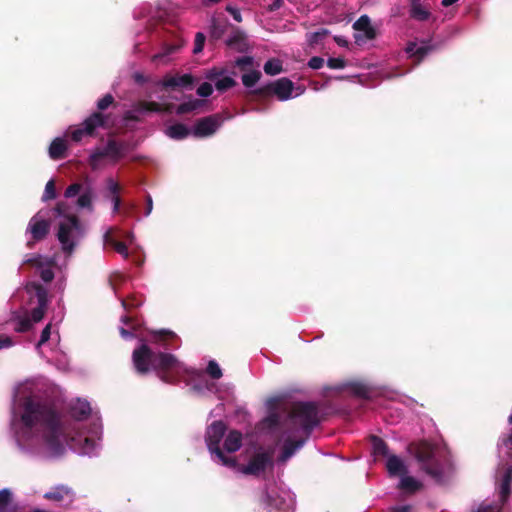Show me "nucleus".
<instances>
[{
    "instance_id": "1",
    "label": "nucleus",
    "mask_w": 512,
    "mask_h": 512,
    "mask_svg": "<svg viewBox=\"0 0 512 512\" xmlns=\"http://www.w3.org/2000/svg\"><path fill=\"white\" fill-rule=\"evenodd\" d=\"M69 415L71 419L63 418L47 401L41 379H26L14 386L10 429L23 453L54 459L69 448L79 455L97 456L101 449L100 417L81 398L69 403Z\"/></svg>"
},
{
    "instance_id": "2",
    "label": "nucleus",
    "mask_w": 512,
    "mask_h": 512,
    "mask_svg": "<svg viewBox=\"0 0 512 512\" xmlns=\"http://www.w3.org/2000/svg\"><path fill=\"white\" fill-rule=\"evenodd\" d=\"M283 396H272L265 401L267 415L260 424L261 431L278 434L277 442L281 452L277 462L284 464L307 442L312 431L321 423L322 415L316 402L295 403L286 417L279 414Z\"/></svg>"
},
{
    "instance_id": "3",
    "label": "nucleus",
    "mask_w": 512,
    "mask_h": 512,
    "mask_svg": "<svg viewBox=\"0 0 512 512\" xmlns=\"http://www.w3.org/2000/svg\"><path fill=\"white\" fill-rule=\"evenodd\" d=\"M120 335L125 340L139 338V346L132 353L133 366L140 375L154 371L166 383H176L186 379L192 371L171 353L162 352L160 348H173L177 345V336L170 330H160L151 334L149 342L140 338L136 328L120 327Z\"/></svg>"
},
{
    "instance_id": "4",
    "label": "nucleus",
    "mask_w": 512,
    "mask_h": 512,
    "mask_svg": "<svg viewBox=\"0 0 512 512\" xmlns=\"http://www.w3.org/2000/svg\"><path fill=\"white\" fill-rule=\"evenodd\" d=\"M415 458L420 469L436 483H444L452 471L447 451L428 442H421L415 448Z\"/></svg>"
},
{
    "instance_id": "5",
    "label": "nucleus",
    "mask_w": 512,
    "mask_h": 512,
    "mask_svg": "<svg viewBox=\"0 0 512 512\" xmlns=\"http://www.w3.org/2000/svg\"><path fill=\"white\" fill-rule=\"evenodd\" d=\"M55 213L57 218L56 238L65 258L69 259L85 238L87 229L76 215L63 212L61 204L57 205Z\"/></svg>"
},
{
    "instance_id": "6",
    "label": "nucleus",
    "mask_w": 512,
    "mask_h": 512,
    "mask_svg": "<svg viewBox=\"0 0 512 512\" xmlns=\"http://www.w3.org/2000/svg\"><path fill=\"white\" fill-rule=\"evenodd\" d=\"M26 293L30 299L33 297L37 300V306L31 311L27 310L15 311L12 314L11 320L16 323L15 330L18 332L28 331L33 323L40 322L45 314L48 305V292L38 283H30L25 287Z\"/></svg>"
},
{
    "instance_id": "7",
    "label": "nucleus",
    "mask_w": 512,
    "mask_h": 512,
    "mask_svg": "<svg viewBox=\"0 0 512 512\" xmlns=\"http://www.w3.org/2000/svg\"><path fill=\"white\" fill-rule=\"evenodd\" d=\"M226 433V425L222 421H214L206 430L205 442L211 454L212 460L226 467H236V459L231 456H226L221 449V441Z\"/></svg>"
},
{
    "instance_id": "8",
    "label": "nucleus",
    "mask_w": 512,
    "mask_h": 512,
    "mask_svg": "<svg viewBox=\"0 0 512 512\" xmlns=\"http://www.w3.org/2000/svg\"><path fill=\"white\" fill-rule=\"evenodd\" d=\"M262 502L268 512H294L295 495L283 484L267 487Z\"/></svg>"
},
{
    "instance_id": "9",
    "label": "nucleus",
    "mask_w": 512,
    "mask_h": 512,
    "mask_svg": "<svg viewBox=\"0 0 512 512\" xmlns=\"http://www.w3.org/2000/svg\"><path fill=\"white\" fill-rule=\"evenodd\" d=\"M53 217L56 218L55 208L42 209L30 219L26 228V235L29 237L27 246L29 248L32 247L33 242L41 241L47 237Z\"/></svg>"
},
{
    "instance_id": "10",
    "label": "nucleus",
    "mask_w": 512,
    "mask_h": 512,
    "mask_svg": "<svg viewBox=\"0 0 512 512\" xmlns=\"http://www.w3.org/2000/svg\"><path fill=\"white\" fill-rule=\"evenodd\" d=\"M125 153V144L115 140H108L106 145L97 146L90 151L88 163L93 170H98L102 167L104 159H110L115 163L121 159Z\"/></svg>"
},
{
    "instance_id": "11",
    "label": "nucleus",
    "mask_w": 512,
    "mask_h": 512,
    "mask_svg": "<svg viewBox=\"0 0 512 512\" xmlns=\"http://www.w3.org/2000/svg\"><path fill=\"white\" fill-rule=\"evenodd\" d=\"M108 117L100 112H94L76 128L69 127L68 133L72 141L78 143L85 137H93L99 128L108 127Z\"/></svg>"
},
{
    "instance_id": "12",
    "label": "nucleus",
    "mask_w": 512,
    "mask_h": 512,
    "mask_svg": "<svg viewBox=\"0 0 512 512\" xmlns=\"http://www.w3.org/2000/svg\"><path fill=\"white\" fill-rule=\"evenodd\" d=\"M272 467V454L268 451L259 450L250 458L247 464L238 465L236 463V467L231 468L244 475L260 476Z\"/></svg>"
},
{
    "instance_id": "13",
    "label": "nucleus",
    "mask_w": 512,
    "mask_h": 512,
    "mask_svg": "<svg viewBox=\"0 0 512 512\" xmlns=\"http://www.w3.org/2000/svg\"><path fill=\"white\" fill-rule=\"evenodd\" d=\"M165 109L163 105L153 101H139L132 105L124 114L123 120L128 125L131 121H139L145 115L161 113Z\"/></svg>"
},
{
    "instance_id": "14",
    "label": "nucleus",
    "mask_w": 512,
    "mask_h": 512,
    "mask_svg": "<svg viewBox=\"0 0 512 512\" xmlns=\"http://www.w3.org/2000/svg\"><path fill=\"white\" fill-rule=\"evenodd\" d=\"M23 264H31L39 273L41 279L48 283L54 278L53 266L54 260L39 254H27L23 259Z\"/></svg>"
},
{
    "instance_id": "15",
    "label": "nucleus",
    "mask_w": 512,
    "mask_h": 512,
    "mask_svg": "<svg viewBox=\"0 0 512 512\" xmlns=\"http://www.w3.org/2000/svg\"><path fill=\"white\" fill-rule=\"evenodd\" d=\"M43 497L59 506H68L74 501L75 494L66 485H56L44 493Z\"/></svg>"
},
{
    "instance_id": "16",
    "label": "nucleus",
    "mask_w": 512,
    "mask_h": 512,
    "mask_svg": "<svg viewBox=\"0 0 512 512\" xmlns=\"http://www.w3.org/2000/svg\"><path fill=\"white\" fill-rule=\"evenodd\" d=\"M271 89L273 93L277 96V98L281 101H286L291 98L297 97L304 92L303 89L299 88L298 92L296 94H293L294 84L288 78L278 79L272 84Z\"/></svg>"
},
{
    "instance_id": "17",
    "label": "nucleus",
    "mask_w": 512,
    "mask_h": 512,
    "mask_svg": "<svg viewBox=\"0 0 512 512\" xmlns=\"http://www.w3.org/2000/svg\"><path fill=\"white\" fill-rule=\"evenodd\" d=\"M220 127V122L214 116L198 120L192 128L195 137H208L213 135Z\"/></svg>"
},
{
    "instance_id": "18",
    "label": "nucleus",
    "mask_w": 512,
    "mask_h": 512,
    "mask_svg": "<svg viewBox=\"0 0 512 512\" xmlns=\"http://www.w3.org/2000/svg\"><path fill=\"white\" fill-rule=\"evenodd\" d=\"M118 231L119 229L117 227H106L102 235L103 244L104 246H109L113 248L124 259H128L129 251L126 244L121 241H118L114 237V234Z\"/></svg>"
},
{
    "instance_id": "19",
    "label": "nucleus",
    "mask_w": 512,
    "mask_h": 512,
    "mask_svg": "<svg viewBox=\"0 0 512 512\" xmlns=\"http://www.w3.org/2000/svg\"><path fill=\"white\" fill-rule=\"evenodd\" d=\"M499 479V497L504 504L510 493V484L512 481V466L505 464L503 467H499L496 474Z\"/></svg>"
},
{
    "instance_id": "20",
    "label": "nucleus",
    "mask_w": 512,
    "mask_h": 512,
    "mask_svg": "<svg viewBox=\"0 0 512 512\" xmlns=\"http://www.w3.org/2000/svg\"><path fill=\"white\" fill-rule=\"evenodd\" d=\"M194 83V78L191 74L186 73L182 75H171L167 74L163 77V79L159 82L164 88H191Z\"/></svg>"
},
{
    "instance_id": "21",
    "label": "nucleus",
    "mask_w": 512,
    "mask_h": 512,
    "mask_svg": "<svg viewBox=\"0 0 512 512\" xmlns=\"http://www.w3.org/2000/svg\"><path fill=\"white\" fill-rule=\"evenodd\" d=\"M432 46L429 41H412L406 46V53L409 58L415 59L419 63L430 51Z\"/></svg>"
},
{
    "instance_id": "22",
    "label": "nucleus",
    "mask_w": 512,
    "mask_h": 512,
    "mask_svg": "<svg viewBox=\"0 0 512 512\" xmlns=\"http://www.w3.org/2000/svg\"><path fill=\"white\" fill-rule=\"evenodd\" d=\"M106 183V190H107V197H109L111 204H112V214H117L120 210L121 206V199L119 196L120 192V185L115 181L113 178L108 177L105 180Z\"/></svg>"
},
{
    "instance_id": "23",
    "label": "nucleus",
    "mask_w": 512,
    "mask_h": 512,
    "mask_svg": "<svg viewBox=\"0 0 512 512\" xmlns=\"http://www.w3.org/2000/svg\"><path fill=\"white\" fill-rule=\"evenodd\" d=\"M386 468L391 477L399 476L408 473L405 462L398 456L390 454L386 460Z\"/></svg>"
},
{
    "instance_id": "24",
    "label": "nucleus",
    "mask_w": 512,
    "mask_h": 512,
    "mask_svg": "<svg viewBox=\"0 0 512 512\" xmlns=\"http://www.w3.org/2000/svg\"><path fill=\"white\" fill-rule=\"evenodd\" d=\"M242 446V434L239 431H230L223 441V452L234 453Z\"/></svg>"
},
{
    "instance_id": "25",
    "label": "nucleus",
    "mask_w": 512,
    "mask_h": 512,
    "mask_svg": "<svg viewBox=\"0 0 512 512\" xmlns=\"http://www.w3.org/2000/svg\"><path fill=\"white\" fill-rule=\"evenodd\" d=\"M67 144L63 137H56L50 144L48 149L49 157L52 160H60L65 158Z\"/></svg>"
},
{
    "instance_id": "26",
    "label": "nucleus",
    "mask_w": 512,
    "mask_h": 512,
    "mask_svg": "<svg viewBox=\"0 0 512 512\" xmlns=\"http://www.w3.org/2000/svg\"><path fill=\"white\" fill-rule=\"evenodd\" d=\"M94 196V189L90 185L85 186L77 199V207L92 212Z\"/></svg>"
},
{
    "instance_id": "27",
    "label": "nucleus",
    "mask_w": 512,
    "mask_h": 512,
    "mask_svg": "<svg viewBox=\"0 0 512 512\" xmlns=\"http://www.w3.org/2000/svg\"><path fill=\"white\" fill-rule=\"evenodd\" d=\"M353 28L356 31L364 33L366 39H373L375 37V30L371 26L370 18L367 15L360 16L354 23Z\"/></svg>"
},
{
    "instance_id": "28",
    "label": "nucleus",
    "mask_w": 512,
    "mask_h": 512,
    "mask_svg": "<svg viewBox=\"0 0 512 512\" xmlns=\"http://www.w3.org/2000/svg\"><path fill=\"white\" fill-rule=\"evenodd\" d=\"M422 482L415 477L403 474L400 477L398 488L409 493H414L422 488Z\"/></svg>"
},
{
    "instance_id": "29",
    "label": "nucleus",
    "mask_w": 512,
    "mask_h": 512,
    "mask_svg": "<svg viewBox=\"0 0 512 512\" xmlns=\"http://www.w3.org/2000/svg\"><path fill=\"white\" fill-rule=\"evenodd\" d=\"M346 390L359 398H369L371 395V387L363 382H350L345 385Z\"/></svg>"
},
{
    "instance_id": "30",
    "label": "nucleus",
    "mask_w": 512,
    "mask_h": 512,
    "mask_svg": "<svg viewBox=\"0 0 512 512\" xmlns=\"http://www.w3.org/2000/svg\"><path fill=\"white\" fill-rule=\"evenodd\" d=\"M17 506L13 501V494L10 489L0 490V512H16Z\"/></svg>"
},
{
    "instance_id": "31",
    "label": "nucleus",
    "mask_w": 512,
    "mask_h": 512,
    "mask_svg": "<svg viewBox=\"0 0 512 512\" xmlns=\"http://www.w3.org/2000/svg\"><path fill=\"white\" fill-rule=\"evenodd\" d=\"M192 131L190 129L181 123L170 125L166 128L165 134L175 140H181L186 138Z\"/></svg>"
},
{
    "instance_id": "32",
    "label": "nucleus",
    "mask_w": 512,
    "mask_h": 512,
    "mask_svg": "<svg viewBox=\"0 0 512 512\" xmlns=\"http://www.w3.org/2000/svg\"><path fill=\"white\" fill-rule=\"evenodd\" d=\"M508 421L512 424V413L508 417ZM498 452L500 456L512 458V428L508 435L502 436L498 443Z\"/></svg>"
},
{
    "instance_id": "33",
    "label": "nucleus",
    "mask_w": 512,
    "mask_h": 512,
    "mask_svg": "<svg viewBox=\"0 0 512 512\" xmlns=\"http://www.w3.org/2000/svg\"><path fill=\"white\" fill-rule=\"evenodd\" d=\"M410 16L418 21H425L429 18L430 12L420 0H411Z\"/></svg>"
},
{
    "instance_id": "34",
    "label": "nucleus",
    "mask_w": 512,
    "mask_h": 512,
    "mask_svg": "<svg viewBox=\"0 0 512 512\" xmlns=\"http://www.w3.org/2000/svg\"><path fill=\"white\" fill-rule=\"evenodd\" d=\"M176 45H165L159 53L152 57V61L156 64H166L170 60V55L177 51Z\"/></svg>"
},
{
    "instance_id": "35",
    "label": "nucleus",
    "mask_w": 512,
    "mask_h": 512,
    "mask_svg": "<svg viewBox=\"0 0 512 512\" xmlns=\"http://www.w3.org/2000/svg\"><path fill=\"white\" fill-rule=\"evenodd\" d=\"M202 106V101L195 99V98H189L187 101L181 103L177 109L176 113L178 115H182L188 112L195 111L199 109Z\"/></svg>"
},
{
    "instance_id": "36",
    "label": "nucleus",
    "mask_w": 512,
    "mask_h": 512,
    "mask_svg": "<svg viewBox=\"0 0 512 512\" xmlns=\"http://www.w3.org/2000/svg\"><path fill=\"white\" fill-rule=\"evenodd\" d=\"M371 442H372V448H373V453L374 455L376 456H385V457H388L390 454H389V451H388V447H387V444L384 442V440H382L381 438L377 437V436H373L371 438Z\"/></svg>"
},
{
    "instance_id": "37",
    "label": "nucleus",
    "mask_w": 512,
    "mask_h": 512,
    "mask_svg": "<svg viewBox=\"0 0 512 512\" xmlns=\"http://www.w3.org/2000/svg\"><path fill=\"white\" fill-rule=\"evenodd\" d=\"M261 78V72L257 69L244 73L241 77L242 83L246 88H252Z\"/></svg>"
},
{
    "instance_id": "38",
    "label": "nucleus",
    "mask_w": 512,
    "mask_h": 512,
    "mask_svg": "<svg viewBox=\"0 0 512 512\" xmlns=\"http://www.w3.org/2000/svg\"><path fill=\"white\" fill-rule=\"evenodd\" d=\"M263 69L267 75L275 76L282 72V62L276 58L269 59L264 64Z\"/></svg>"
},
{
    "instance_id": "39",
    "label": "nucleus",
    "mask_w": 512,
    "mask_h": 512,
    "mask_svg": "<svg viewBox=\"0 0 512 512\" xmlns=\"http://www.w3.org/2000/svg\"><path fill=\"white\" fill-rule=\"evenodd\" d=\"M214 84L216 90L222 93L234 87L236 85V81L231 76L223 75L218 78Z\"/></svg>"
},
{
    "instance_id": "40",
    "label": "nucleus",
    "mask_w": 512,
    "mask_h": 512,
    "mask_svg": "<svg viewBox=\"0 0 512 512\" xmlns=\"http://www.w3.org/2000/svg\"><path fill=\"white\" fill-rule=\"evenodd\" d=\"M193 389L200 394H204L206 392L214 393L216 392V385L206 379H199L194 383Z\"/></svg>"
},
{
    "instance_id": "41",
    "label": "nucleus",
    "mask_w": 512,
    "mask_h": 512,
    "mask_svg": "<svg viewBox=\"0 0 512 512\" xmlns=\"http://www.w3.org/2000/svg\"><path fill=\"white\" fill-rule=\"evenodd\" d=\"M206 371L213 379H219L222 377V370L215 360H210L208 362Z\"/></svg>"
},
{
    "instance_id": "42",
    "label": "nucleus",
    "mask_w": 512,
    "mask_h": 512,
    "mask_svg": "<svg viewBox=\"0 0 512 512\" xmlns=\"http://www.w3.org/2000/svg\"><path fill=\"white\" fill-rule=\"evenodd\" d=\"M56 198L55 183L53 179H50L46 185L42 196L43 201L53 200Z\"/></svg>"
},
{
    "instance_id": "43",
    "label": "nucleus",
    "mask_w": 512,
    "mask_h": 512,
    "mask_svg": "<svg viewBox=\"0 0 512 512\" xmlns=\"http://www.w3.org/2000/svg\"><path fill=\"white\" fill-rule=\"evenodd\" d=\"M226 74V70L222 68L213 67L204 72V77L209 81H216L218 78Z\"/></svg>"
},
{
    "instance_id": "44",
    "label": "nucleus",
    "mask_w": 512,
    "mask_h": 512,
    "mask_svg": "<svg viewBox=\"0 0 512 512\" xmlns=\"http://www.w3.org/2000/svg\"><path fill=\"white\" fill-rule=\"evenodd\" d=\"M84 188L85 187H83L80 183H73L66 188V190L64 192V196L66 198H73V197L79 195L83 191Z\"/></svg>"
},
{
    "instance_id": "45",
    "label": "nucleus",
    "mask_w": 512,
    "mask_h": 512,
    "mask_svg": "<svg viewBox=\"0 0 512 512\" xmlns=\"http://www.w3.org/2000/svg\"><path fill=\"white\" fill-rule=\"evenodd\" d=\"M235 65L242 70H245L254 65V58L252 56H242L235 60Z\"/></svg>"
},
{
    "instance_id": "46",
    "label": "nucleus",
    "mask_w": 512,
    "mask_h": 512,
    "mask_svg": "<svg viewBox=\"0 0 512 512\" xmlns=\"http://www.w3.org/2000/svg\"><path fill=\"white\" fill-rule=\"evenodd\" d=\"M213 93V87L210 83L204 82L197 88V95L203 98L209 97Z\"/></svg>"
},
{
    "instance_id": "47",
    "label": "nucleus",
    "mask_w": 512,
    "mask_h": 512,
    "mask_svg": "<svg viewBox=\"0 0 512 512\" xmlns=\"http://www.w3.org/2000/svg\"><path fill=\"white\" fill-rule=\"evenodd\" d=\"M327 66L331 69H343L346 66V62L343 58H329L327 60Z\"/></svg>"
},
{
    "instance_id": "48",
    "label": "nucleus",
    "mask_w": 512,
    "mask_h": 512,
    "mask_svg": "<svg viewBox=\"0 0 512 512\" xmlns=\"http://www.w3.org/2000/svg\"><path fill=\"white\" fill-rule=\"evenodd\" d=\"M50 335H51V324H47L45 326V328L42 330L40 340L37 343V346H36L37 350H40L41 346L49 340Z\"/></svg>"
},
{
    "instance_id": "49",
    "label": "nucleus",
    "mask_w": 512,
    "mask_h": 512,
    "mask_svg": "<svg viewBox=\"0 0 512 512\" xmlns=\"http://www.w3.org/2000/svg\"><path fill=\"white\" fill-rule=\"evenodd\" d=\"M204 42H205V35L201 32H198L195 36V44H194V49H193V52L195 54H198L203 50Z\"/></svg>"
},
{
    "instance_id": "50",
    "label": "nucleus",
    "mask_w": 512,
    "mask_h": 512,
    "mask_svg": "<svg viewBox=\"0 0 512 512\" xmlns=\"http://www.w3.org/2000/svg\"><path fill=\"white\" fill-rule=\"evenodd\" d=\"M113 96L111 94H106L104 97L97 101V108L99 110L107 109L113 103Z\"/></svg>"
},
{
    "instance_id": "51",
    "label": "nucleus",
    "mask_w": 512,
    "mask_h": 512,
    "mask_svg": "<svg viewBox=\"0 0 512 512\" xmlns=\"http://www.w3.org/2000/svg\"><path fill=\"white\" fill-rule=\"evenodd\" d=\"M324 65V59L319 56H314L308 61V66L313 70H318Z\"/></svg>"
},
{
    "instance_id": "52",
    "label": "nucleus",
    "mask_w": 512,
    "mask_h": 512,
    "mask_svg": "<svg viewBox=\"0 0 512 512\" xmlns=\"http://www.w3.org/2000/svg\"><path fill=\"white\" fill-rule=\"evenodd\" d=\"M226 11L233 17V19L236 22H241L242 21L241 12H240V10L237 7L232 6V5H227L226 6Z\"/></svg>"
},
{
    "instance_id": "53",
    "label": "nucleus",
    "mask_w": 512,
    "mask_h": 512,
    "mask_svg": "<svg viewBox=\"0 0 512 512\" xmlns=\"http://www.w3.org/2000/svg\"><path fill=\"white\" fill-rule=\"evenodd\" d=\"M326 34H327V30H325V29H322L320 31H316V32L310 33L308 35V41L311 44L317 43Z\"/></svg>"
},
{
    "instance_id": "54",
    "label": "nucleus",
    "mask_w": 512,
    "mask_h": 512,
    "mask_svg": "<svg viewBox=\"0 0 512 512\" xmlns=\"http://www.w3.org/2000/svg\"><path fill=\"white\" fill-rule=\"evenodd\" d=\"M474 512H500L497 505L482 503Z\"/></svg>"
},
{
    "instance_id": "55",
    "label": "nucleus",
    "mask_w": 512,
    "mask_h": 512,
    "mask_svg": "<svg viewBox=\"0 0 512 512\" xmlns=\"http://www.w3.org/2000/svg\"><path fill=\"white\" fill-rule=\"evenodd\" d=\"M12 340L10 337L5 335H0V349L8 348L12 346Z\"/></svg>"
},
{
    "instance_id": "56",
    "label": "nucleus",
    "mask_w": 512,
    "mask_h": 512,
    "mask_svg": "<svg viewBox=\"0 0 512 512\" xmlns=\"http://www.w3.org/2000/svg\"><path fill=\"white\" fill-rule=\"evenodd\" d=\"M153 210V200H152V197L150 195H147L146 197V209H145V213L144 215L147 217L151 214Z\"/></svg>"
},
{
    "instance_id": "57",
    "label": "nucleus",
    "mask_w": 512,
    "mask_h": 512,
    "mask_svg": "<svg viewBox=\"0 0 512 512\" xmlns=\"http://www.w3.org/2000/svg\"><path fill=\"white\" fill-rule=\"evenodd\" d=\"M409 510H410L409 505H401V506L394 507L391 512H409Z\"/></svg>"
},
{
    "instance_id": "58",
    "label": "nucleus",
    "mask_w": 512,
    "mask_h": 512,
    "mask_svg": "<svg viewBox=\"0 0 512 512\" xmlns=\"http://www.w3.org/2000/svg\"><path fill=\"white\" fill-rule=\"evenodd\" d=\"M125 237L126 239L130 242V243H133L134 239H135V235L132 231H129L125 234Z\"/></svg>"
},
{
    "instance_id": "59",
    "label": "nucleus",
    "mask_w": 512,
    "mask_h": 512,
    "mask_svg": "<svg viewBox=\"0 0 512 512\" xmlns=\"http://www.w3.org/2000/svg\"><path fill=\"white\" fill-rule=\"evenodd\" d=\"M458 0H442V5L445 7L451 6L456 3Z\"/></svg>"
},
{
    "instance_id": "60",
    "label": "nucleus",
    "mask_w": 512,
    "mask_h": 512,
    "mask_svg": "<svg viewBox=\"0 0 512 512\" xmlns=\"http://www.w3.org/2000/svg\"><path fill=\"white\" fill-rule=\"evenodd\" d=\"M134 79L137 81V82H143L144 81V77L139 74V73H135L134 74Z\"/></svg>"
},
{
    "instance_id": "61",
    "label": "nucleus",
    "mask_w": 512,
    "mask_h": 512,
    "mask_svg": "<svg viewBox=\"0 0 512 512\" xmlns=\"http://www.w3.org/2000/svg\"><path fill=\"white\" fill-rule=\"evenodd\" d=\"M121 321L123 324L127 325L129 323L130 319L127 316H123L121 318Z\"/></svg>"
},
{
    "instance_id": "62",
    "label": "nucleus",
    "mask_w": 512,
    "mask_h": 512,
    "mask_svg": "<svg viewBox=\"0 0 512 512\" xmlns=\"http://www.w3.org/2000/svg\"><path fill=\"white\" fill-rule=\"evenodd\" d=\"M235 39H236V36L230 37V38L228 39V41H227V44H228V45H230V46H231V45H233V44H234V40H235Z\"/></svg>"
},
{
    "instance_id": "63",
    "label": "nucleus",
    "mask_w": 512,
    "mask_h": 512,
    "mask_svg": "<svg viewBox=\"0 0 512 512\" xmlns=\"http://www.w3.org/2000/svg\"><path fill=\"white\" fill-rule=\"evenodd\" d=\"M220 0H206L207 3H218Z\"/></svg>"
},
{
    "instance_id": "64",
    "label": "nucleus",
    "mask_w": 512,
    "mask_h": 512,
    "mask_svg": "<svg viewBox=\"0 0 512 512\" xmlns=\"http://www.w3.org/2000/svg\"><path fill=\"white\" fill-rule=\"evenodd\" d=\"M280 2H281V0H277V2H275V6H277V7H278V6H279V4H278V3H280Z\"/></svg>"
}]
</instances>
